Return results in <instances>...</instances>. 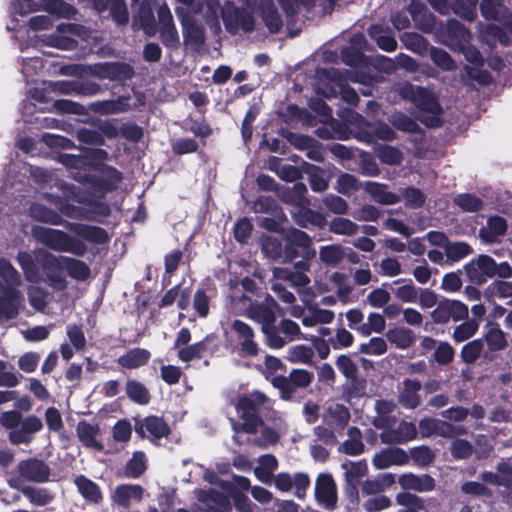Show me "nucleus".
<instances>
[{
	"label": "nucleus",
	"instance_id": "f257e3e1",
	"mask_svg": "<svg viewBox=\"0 0 512 512\" xmlns=\"http://www.w3.org/2000/svg\"><path fill=\"white\" fill-rule=\"evenodd\" d=\"M29 213L30 216L38 222L51 225H64L70 232L86 240L88 243L104 245L110 241V236L104 228L84 223L65 221L58 212L44 204L32 203L29 207Z\"/></svg>",
	"mask_w": 512,
	"mask_h": 512
},
{
	"label": "nucleus",
	"instance_id": "f03ea898",
	"mask_svg": "<svg viewBox=\"0 0 512 512\" xmlns=\"http://www.w3.org/2000/svg\"><path fill=\"white\" fill-rule=\"evenodd\" d=\"M267 396L254 391L248 395L239 396L235 403V410L241 421L230 419V424L235 434H256L259 428L264 426V420L260 414V407L267 402Z\"/></svg>",
	"mask_w": 512,
	"mask_h": 512
},
{
	"label": "nucleus",
	"instance_id": "7ed1b4c3",
	"mask_svg": "<svg viewBox=\"0 0 512 512\" xmlns=\"http://www.w3.org/2000/svg\"><path fill=\"white\" fill-rule=\"evenodd\" d=\"M0 425L8 433V440L12 445H29L34 440V435L43 429V422L36 415L23 417L16 409L1 413Z\"/></svg>",
	"mask_w": 512,
	"mask_h": 512
},
{
	"label": "nucleus",
	"instance_id": "20e7f679",
	"mask_svg": "<svg viewBox=\"0 0 512 512\" xmlns=\"http://www.w3.org/2000/svg\"><path fill=\"white\" fill-rule=\"evenodd\" d=\"M398 93L401 98L413 103L418 110L431 114V116L419 118L422 124L428 128L441 126L442 122L439 115L442 113V107L433 92L427 88L405 82L400 86Z\"/></svg>",
	"mask_w": 512,
	"mask_h": 512
},
{
	"label": "nucleus",
	"instance_id": "39448f33",
	"mask_svg": "<svg viewBox=\"0 0 512 512\" xmlns=\"http://www.w3.org/2000/svg\"><path fill=\"white\" fill-rule=\"evenodd\" d=\"M34 235L40 243L53 251L67 252L78 257L84 256L87 252L84 239L71 236L62 230L39 227L34 230Z\"/></svg>",
	"mask_w": 512,
	"mask_h": 512
},
{
	"label": "nucleus",
	"instance_id": "423d86ee",
	"mask_svg": "<svg viewBox=\"0 0 512 512\" xmlns=\"http://www.w3.org/2000/svg\"><path fill=\"white\" fill-rule=\"evenodd\" d=\"M221 18L224 27L231 35H236L239 31L251 33L255 29V19L253 14L245 7H238L232 1H226L221 9Z\"/></svg>",
	"mask_w": 512,
	"mask_h": 512
},
{
	"label": "nucleus",
	"instance_id": "0eeeda50",
	"mask_svg": "<svg viewBox=\"0 0 512 512\" xmlns=\"http://www.w3.org/2000/svg\"><path fill=\"white\" fill-rule=\"evenodd\" d=\"M65 256H56L51 252L40 250L37 252V262L46 276V283L56 291H63L67 288V281L63 274L65 269Z\"/></svg>",
	"mask_w": 512,
	"mask_h": 512
},
{
	"label": "nucleus",
	"instance_id": "6e6552de",
	"mask_svg": "<svg viewBox=\"0 0 512 512\" xmlns=\"http://www.w3.org/2000/svg\"><path fill=\"white\" fill-rule=\"evenodd\" d=\"M314 380V374L306 369H293L288 376L272 378V385L280 392V398L289 401L298 389L307 388Z\"/></svg>",
	"mask_w": 512,
	"mask_h": 512
},
{
	"label": "nucleus",
	"instance_id": "1a4fd4ad",
	"mask_svg": "<svg viewBox=\"0 0 512 512\" xmlns=\"http://www.w3.org/2000/svg\"><path fill=\"white\" fill-rule=\"evenodd\" d=\"M300 255L305 258H312L315 256V250L312 249V240L306 232L293 229L286 236L282 262L290 263Z\"/></svg>",
	"mask_w": 512,
	"mask_h": 512
},
{
	"label": "nucleus",
	"instance_id": "9d476101",
	"mask_svg": "<svg viewBox=\"0 0 512 512\" xmlns=\"http://www.w3.org/2000/svg\"><path fill=\"white\" fill-rule=\"evenodd\" d=\"M95 173L92 189L99 193L101 197L105 194L115 191L123 180L122 173L115 167L100 162L92 165Z\"/></svg>",
	"mask_w": 512,
	"mask_h": 512
},
{
	"label": "nucleus",
	"instance_id": "9b49d317",
	"mask_svg": "<svg viewBox=\"0 0 512 512\" xmlns=\"http://www.w3.org/2000/svg\"><path fill=\"white\" fill-rule=\"evenodd\" d=\"M468 306L459 300L441 299L431 312V318L436 324H446L450 320L455 322L468 318Z\"/></svg>",
	"mask_w": 512,
	"mask_h": 512
},
{
	"label": "nucleus",
	"instance_id": "f8f14e48",
	"mask_svg": "<svg viewBox=\"0 0 512 512\" xmlns=\"http://www.w3.org/2000/svg\"><path fill=\"white\" fill-rule=\"evenodd\" d=\"M237 340V349L241 355L246 357H256L260 352V347L255 340V332L253 328L246 322L235 319L231 324Z\"/></svg>",
	"mask_w": 512,
	"mask_h": 512
},
{
	"label": "nucleus",
	"instance_id": "ddd939ff",
	"mask_svg": "<svg viewBox=\"0 0 512 512\" xmlns=\"http://www.w3.org/2000/svg\"><path fill=\"white\" fill-rule=\"evenodd\" d=\"M16 472L22 479L34 483H46L51 476L49 465L44 460L36 457L20 460Z\"/></svg>",
	"mask_w": 512,
	"mask_h": 512
},
{
	"label": "nucleus",
	"instance_id": "4468645a",
	"mask_svg": "<svg viewBox=\"0 0 512 512\" xmlns=\"http://www.w3.org/2000/svg\"><path fill=\"white\" fill-rule=\"evenodd\" d=\"M95 75L101 79L124 84L131 80L135 71L129 63L121 61L104 62L95 65Z\"/></svg>",
	"mask_w": 512,
	"mask_h": 512
},
{
	"label": "nucleus",
	"instance_id": "2eb2a0df",
	"mask_svg": "<svg viewBox=\"0 0 512 512\" xmlns=\"http://www.w3.org/2000/svg\"><path fill=\"white\" fill-rule=\"evenodd\" d=\"M315 498L326 509H333L337 503V486L329 473L318 475L315 483Z\"/></svg>",
	"mask_w": 512,
	"mask_h": 512
},
{
	"label": "nucleus",
	"instance_id": "dca6fc26",
	"mask_svg": "<svg viewBox=\"0 0 512 512\" xmlns=\"http://www.w3.org/2000/svg\"><path fill=\"white\" fill-rule=\"evenodd\" d=\"M279 308L277 302L271 297L266 298V303H253L247 309L246 315L253 321L267 327L275 323V310Z\"/></svg>",
	"mask_w": 512,
	"mask_h": 512
},
{
	"label": "nucleus",
	"instance_id": "f3484780",
	"mask_svg": "<svg viewBox=\"0 0 512 512\" xmlns=\"http://www.w3.org/2000/svg\"><path fill=\"white\" fill-rule=\"evenodd\" d=\"M176 13L181 19L184 43L196 48L203 46L206 40L204 27L191 17L181 16L179 9H176Z\"/></svg>",
	"mask_w": 512,
	"mask_h": 512
},
{
	"label": "nucleus",
	"instance_id": "a211bd4d",
	"mask_svg": "<svg viewBox=\"0 0 512 512\" xmlns=\"http://www.w3.org/2000/svg\"><path fill=\"white\" fill-rule=\"evenodd\" d=\"M350 417V411L345 405L335 403L325 409L322 421L323 424L334 428L337 432H341L347 427Z\"/></svg>",
	"mask_w": 512,
	"mask_h": 512
},
{
	"label": "nucleus",
	"instance_id": "6ab92c4d",
	"mask_svg": "<svg viewBox=\"0 0 512 512\" xmlns=\"http://www.w3.org/2000/svg\"><path fill=\"white\" fill-rule=\"evenodd\" d=\"M76 435L84 447L99 452L103 451L104 445L98 440L100 435V426L98 424H91L86 420H80L76 426Z\"/></svg>",
	"mask_w": 512,
	"mask_h": 512
},
{
	"label": "nucleus",
	"instance_id": "aec40b11",
	"mask_svg": "<svg viewBox=\"0 0 512 512\" xmlns=\"http://www.w3.org/2000/svg\"><path fill=\"white\" fill-rule=\"evenodd\" d=\"M373 465L377 469H386L392 465H405L409 462L407 452L399 447L385 448L373 457Z\"/></svg>",
	"mask_w": 512,
	"mask_h": 512
},
{
	"label": "nucleus",
	"instance_id": "412c9836",
	"mask_svg": "<svg viewBox=\"0 0 512 512\" xmlns=\"http://www.w3.org/2000/svg\"><path fill=\"white\" fill-rule=\"evenodd\" d=\"M259 12L265 27L270 33L277 34L281 31L283 21L273 0H262Z\"/></svg>",
	"mask_w": 512,
	"mask_h": 512
},
{
	"label": "nucleus",
	"instance_id": "4be33fe9",
	"mask_svg": "<svg viewBox=\"0 0 512 512\" xmlns=\"http://www.w3.org/2000/svg\"><path fill=\"white\" fill-rule=\"evenodd\" d=\"M368 35L383 51L393 52L397 48V41L388 27L372 24L368 28Z\"/></svg>",
	"mask_w": 512,
	"mask_h": 512
},
{
	"label": "nucleus",
	"instance_id": "5701e85b",
	"mask_svg": "<svg viewBox=\"0 0 512 512\" xmlns=\"http://www.w3.org/2000/svg\"><path fill=\"white\" fill-rule=\"evenodd\" d=\"M422 389V384L417 379H405L403 381V390L399 394V403L407 409H416L420 403L421 398L418 392Z\"/></svg>",
	"mask_w": 512,
	"mask_h": 512
},
{
	"label": "nucleus",
	"instance_id": "b1692460",
	"mask_svg": "<svg viewBox=\"0 0 512 512\" xmlns=\"http://www.w3.org/2000/svg\"><path fill=\"white\" fill-rule=\"evenodd\" d=\"M18 291L11 286H2L0 283V316L14 319L18 315Z\"/></svg>",
	"mask_w": 512,
	"mask_h": 512
},
{
	"label": "nucleus",
	"instance_id": "393cba45",
	"mask_svg": "<svg viewBox=\"0 0 512 512\" xmlns=\"http://www.w3.org/2000/svg\"><path fill=\"white\" fill-rule=\"evenodd\" d=\"M295 221L300 227L306 229H322L327 224L326 217L322 213L309 208V205L298 208L295 213Z\"/></svg>",
	"mask_w": 512,
	"mask_h": 512
},
{
	"label": "nucleus",
	"instance_id": "a878e982",
	"mask_svg": "<svg viewBox=\"0 0 512 512\" xmlns=\"http://www.w3.org/2000/svg\"><path fill=\"white\" fill-rule=\"evenodd\" d=\"M143 492V488L138 484H121L115 488L112 500L118 506L128 508L132 499L142 498Z\"/></svg>",
	"mask_w": 512,
	"mask_h": 512
},
{
	"label": "nucleus",
	"instance_id": "bb28decb",
	"mask_svg": "<svg viewBox=\"0 0 512 512\" xmlns=\"http://www.w3.org/2000/svg\"><path fill=\"white\" fill-rule=\"evenodd\" d=\"M507 228V221L504 217L493 215L487 219V227H482L479 230V235L486 243H493L498 237L506 234Z\"/></svg>",
	"mask_w": 512,
	"mask_h": 512
},
{
	"label": "nucleus",
	"instance_id": "cd10ccee",
	"mask_svg": "<svg viewBox=\"0 0 512 512\" xmlns=\"http://www.w3.org/2000/svg\"><path fill=\"white\" fill-rule=\"evenodd\" d=\"M151 358V353L145 348H132L118 357L117 363L125 369H137L145 366Z\"/></svg>",
	"mask_w": 512,
	"mask_h": 512
},
{
	"label": "nucleus",
	"instance_id": "c85d7f7f",
	"mask_svg": "<svg viewBox=\"0 0 512 512\" xmlns=\"http://www.w3.org/2000/svg\"><path fill=\"white\" fill-rule=\"evenodd\" d=\"M80 495L88 502L99 504L103 500L101 489L97 483L86 477L85 475H78L74 480Z\"/></svg>",
	"mask_w": 512,
	"mask_h": 512
},
{
	"label": "nucleus",
	"instance_id": "c756f323",
	"mask_svg": "<svg viewBox=\"0 0 512 512\" xmlns=\"http://www.w3.org/2000/svg\"><path fill=\"white\" fill-rule=\"evenodd\" d=\"M497 471L499 474L484 471L480 474V478L485 483L503 486L512 490V466L501 463L497 466Z\"/></svg>",
	"mask_w": 512,
	"mask_h": 512
},
{
	"label": "nucleus",
	"instance_id": "7c9ffc66",
	"mask_svg": "<svg viewBox=\"0 0 512 512\" xmlns=\"http://www.w3.org/2000/svg\"><path fill=\"white\" fill-rule=\"evenodd\" d=\"M16 260L20 265L25 279L30 283H38L41 281L40 276V266L37 262V258L34 259L33 256L27 251H19Z\"/></svg>",
	"mask_w": 512,
	"mask_h": 512
},
{
	"label": "nucleus",
	"instance_id": "2f4dec72",
	"mask_svg": "<svg viewBox=\"0 0 512 512\" xmlns=\"http://www.w3.org/2000/svg\"><path fill=\"white\" fill-rule=\"evenodd\" d=\"M386 184L377 182H367L365 190L371 197L382 205H393L401 201V197L396 193L387 190Z\"/></svg>",
	"mask_w": 512,
	"mask_h": 512
},
{
	"label": "nucleus",
	"instance_id": "473e14b6",
	"mask_svg": "<svg viewBox=\"0 0 512 512\" xmlns=\"http://www.w3.org/2000/svg\"><path fill=\"white\" fill-rule=\"evenodd\" d=\"M327 78L340 88L341 97L346 103L354 106L358 104L360 100L358 94L347 84V81L341 71L332 68L327 71Z\"/></svg>",
	"mask_w": 512,
	"mask_h": 512
},
{
	"label": "nucleus",
	"instance_id": "72a5a7b5",
	"mask_svg": "<svg viewBox=\"0 0 512 512\" xmlns=\"http://www.w3.org/2000/svg\"><path fill=\"white\" fill-rule=\"evenodd\" d=\"M216 294V288L209 286L198 288L193 296V308L200 318H206L210 312L211 298Z\"/></svg>",
	"mask_w": 512,
	"mask_h": 512
},
{
	"label": "nucleus",
	"instance_id": "f704fd0d",
	"mask_svg": "<svg viewBox=\"0 0 512 512\" xmlns=\"http://www.w3.org/2000/svg\"><path fill=\"white\" fill-rule=\"evenodd\" d=\"M386 337L391 344L402 350L410 348L415 342L414 332L405 327L389 329L386 333Z\"/></svg>",
	"mask_w": 512,
	"mask_h": 512
},
{
	"label": "nucleus",
	"instance_id": "c9c22d12",
	"mask_svg": "<svg viewBox=\"0 0 512 512\" xmlns=\"http://www.w3.org/2000/svg\"><path fill=\"white\" fill-rule=\"evenodd\" d=\"M344 469V481L361 484L362 478L368 472V466L365 460L350 461L346 460L341 464Z\"/></svg>",
	"mask_w": 512,
	"mask_h": 512
},
{
	"label": "nucleus",
	"instance_id": "e433bc0d",
	"mask_svg": "<svg viewBox=\"0 0 512 512\" xmlns=\"http://www.w3.org/2000/svg\"><path fill=\"white\" fill-rule=\"evenodd\" d=\"M350 439L345 440L339 447V451L350 456H358L364 452V444L361 441V431L357 427L348 429Z\"/></svg>",
	"mask_w": 512,
	"mask_h": 512
},
{
	"label": "nucleus",
	"instance_id": "4c0bfd02",
	"mask_svg": "<svg viewBox=\"0 0 512 512\" xmlns=\"http://www.w3.org/2000/svg\"><path fill=\"white\" fill-rule=\"evenodd\" d=\"M144 425H146V431L151 436V441L168 437L171 433L170 426L162 417L155 415L147 416L144 418Z\"/></svg>",
	"mask_w": 512,
	"mask_h": 512
},
{
	"label": "nucleus",
	"instance_id": "58836bf2",
	"mask_svg": "<svg viewBox=\"0 0 512 512\" xmlns=\"http://www.w3.org/2000/svg\"><path fill=\"white\" fill-rule=\"evenodd\" d=\"M63 260L65 270L72 279L85 281L90 277L91 270L84 261L68 256H65Z\"/></svg>",
	"mask_w": 512,
	"mask_h": 512
},
{
	"label": "nucleus",
	"instance_id": "ea45409f",
	"mask_svg": "<svg viewBox=\"0 0 512 512\" xmlns=\"http://www.w3.org/2000/svg\"><path fill=\"white\" fill-rule=\"evenodd\" d=\"M184 125L183 129L185 131H189L201 139H206L213 133L211 126L207 123L203 115L198 117L189 115L184 121Z\"/></svg>",
	"mask_w": 512,
	"mask_h": 512
},
{
	"label": "nucleus",
	"instance_id": "a19ab883",
	"mask_svg": "<svg viewBox=\"0 0 512 512\" xmlns=\"http://www.w3.org/2000/svg\"><path fill=\"white\" fill-rule=\"evenodd\" d=\"M126 394L131 401L139 405H147L151 399L148 388L133 379L126 382Z\"/></svg>",
	"mask_w": 512,
	"mask_h": 512
},
{
	"label": "nucleus",
	"instance_id": "79ce46f5",
	"mask_svg": "<svg viewBox=\"0 0 512 512\" xmlns=\"http://www.w3.org/2000/svg\"><path fill=\"white\" fill-rule=\"evenodd\" d=\"M86 213L82 215L83 218L89 221L102 222L103 218L111 215L110 205L102 200H89L86 202Z\"/></svg>",
	"mask_w": 512,
	"mask_h": 512
},
{
	"label": "nucleus",
	"instance_id": "37998d69",
	"mask_svg": "<svg viewBox=\"0 0 512 512\" xmlns=\"http://www.w3.org/2000/svg\"><path fill=\"white\" fill-rule=\"evenodd\" d=\"M205 512H230L229 498L222 492L210 490L206 497Z\"/></svg>",
	"mask_w": 512,
	"mask_h": 512
},
{
	"label": "nucleus",
	"instance_id": "c03bdc74",
	"mask_svg": "<svg viewBox=\"0 0 512 512\" xmlns=\"http://www.w3.org/2000/svg\"><path fill=\"white\" fill-rule=\"evenodd\" d=\"M146 456L142 451H135L124 467V475L127 478L137 479L146 471Z\"/></svg>",
	"mask_w": 512,
	"mask_h": 512
},
{
	"label": "nucleus",
	"instance_id": "a18cd8bd",
	"mask_svg": "<svg viewBox=\"0 0 512 512\" xmlns=\"http://www.w3.org/2000/svg\"><path fill=\"white\" fill-rule=\"evenodd\" d=\"M42 5L46 12L59 18L70 19L76 13V9L64 0H45Z\"/></svg>",
	"mask_w": 512,
	"mask_h": 512
},
{
	"label": "nucleus",
	"instance_id": "49530a36",
	"mask_svg": "<svg viewBox=\"0 0 512 512\" xmlns=\"http://www.w3.org/2000/svg\"><path fill=\"white\" fill-rule=\"evenodd\" d=\"M484 340L491 352L501 351L507 347L505 333L500 329L498 324L488 329L484 335Z\"/></svg>",
	"mask_w": 512,
	"mask_h": 512
},
{
	"label": "nucleus",
	"instance_id": "de8ad7c7",
	"mask_svg": "<svg viewBox=\"0 0 512 512\" xmlns=\"http://www.w3.org/2000/svg\"><path fill=\"white\" fill-rule=\"evenodd\" d=\"M307 187L302 182H296L293 188L288 189L283 194V200L287 203L296 205L298 208L310 205L309 199L306 197Z\"/></svg>",
	"mask_w": 512,
	"mask_h": 512
},
{
	"label": "nucleus",
	"instance_id": "09e8293b",
	"mask_svg": "<svg viewBox=\"0 0 512 512\" xmlns=\"http://www.w3.org/2000/svg\"><path fill=\"white\" fill-rule=\"evenodd\" d=\"M454 205L464 212H478L483 208V200L472 193H461L454 197Z\"/></svg>",
	"mask_w": 512,
	"mask_h": 512
},
{
	"label": "nucleus",
	"instance_id": "8fccbe9b",
	"mask_svg": "<svg viewBox=\"0 0 512 512\" xmlns=\"http://www.w3.org/2000/svg\"><path fill=\"white\" fill-rule=\"evenodd\" d=\"M92 111L108 115L123 112L127 110V105L124 104V98H118L116 100H104L96 101L90 104Z\"/></svg>",
	"mask_w": 512,
	"mask_h": 512
},
{
	"label": "nucleus",
	"instance_id": "3c124183",
	"mask_svg": "<svg viewBox=\"0 0 512 512\" xmlns=\"http://www.w3.org/2000/svg\"><path fill=\"white\" fill-rule=\"evenodd\" d=\"M487 301H494L495 297L508 298L512 297V282L495 280L489 284L484 292Z\"/></svg>",
	"mask_w": 512,
	"mask_h": 512
},
{
	"label": "nucleus",
	"instance_id": "603ef678",
	"mask_svg": "<svg viewBox=\"0 0 512 512\" xmlns=\"http://www.w3.org/2000/svg\"><path fill=\"white\" fill-rule=\"evenodd\" d=\"M260 244L266 257L274 261L282 260L283 244L281 240L273 236H265L261 239Z\"/></svg>",
	"mask_w": 512,
	"mask_h": 512
},
{
	"label": "nucleus",
	"instance_id": "864d4df0",
	"mask_svg": "<svg viewBox=\"0 0 512 512\" xmlns=\"http://www.w3.org/2000/svg\"><path fill=\"white\" fill-rule=\"evenodd\" d=\"M447 35L449 39L455 40L457 44L468 43L471 38L470 30L455 19L448 20Z\"/></svg>",
	"mask_w": 512,
	"mask_h": 512
},
{
	"label": "nucleus",
	"instance_id": "5fc2aeb1",
	"mask_svg": "<svg viewBox=\"0 0 512 512\" xmlns=\"http://www.w3.org/2000/svg\"><path fill=\"white\" fill-rule=\"evenodd\" d=\"M0 277L5 282L4 286L16 287L21 284V276L11 262L4 257H0Z\"/></svg>",
	"mask_w": 512,
	"mask_h": 512
},
{
	"label": "nucleus",
	"instance_id": "6e6d98bb",
	"mask_svg": "<svg viewBox=\"0 0 512 512\" xmlns=\"http://www.w3.org/2000/svg\"><path fill=\"white\" fill-rule=\"evenodd\" d=\"M207 351V337L203 340L179 349L178 358L183 362L201 359Z\"/></svg>",
	"mask_w": 512,
	"mask_h": 512
},
{
	"label": "nucleus",
	"instance_id": "4d7b16f0",
	"mask_svg": "<svg viewBox=\"0 0 512 512\" xmlns=\"http://www.w3.org/2000/svg\"><path fill=\"white\" fill-rule=\"evenodd\" d=\"M483 348H484L483 340L481 338L474 339V340L466 343L462 347L461 352H460V357L464 363L473 364L481 356Z\"/></svg>",
	"mask_w": 512,
	"mask_h": 512
},
{
	"label": "nucleus",
	"instance_id": "13d9d810",
	"mask_svg": "<svg viewBox=\"0 0 512 512\" xmlns=\"http://www.w3.org/2000/svg\"><path fill=\"white\" fill-rule=\"evenodd\" d=\"M393 127L399 131L407 132L411 134H417L421 132V128L418 123L410 116L404 113L394 114L390 119Z\"/></svg>",
	"mask_w": 512,
	"mask_h": 512
},
{
	"label": "nucleus",
	"instance_id": "bf43d9fd",
	"mask_svg": "<svg viewBox=\"0 0 512 512\" xmlns=\"http://www.w3.org/2000/svg\"><path fill=\"white\" fill-rule=\"evenodd\" d=\"M22 493L32 504L37 506H45L53 499V495L46 488L27 486L22 489Z\"/></svg>",
	"mask_w": 512,
	"mask_h": 512
},
{
	"label": "nucleus",
	"instance_id": "052dcab7",
	"mask_svg": "<svg viewBox=\"0 0 512 512\" xmlns=\"http://www.w3.org/2000/svg\"><path fill=\"white\" fill-rule=\"evenodd\" d=\"M401 196L405 200V206L411 209L421 208L426 202V195L414 186L402 189Z\"/></svg>",
	"mask_w": 512,
	"mask_h": 512
},
{
	"label": "nucleus",
	"instance_id": "680f3d73",
	"mask_svg": "<svg viewBox=\"0 0 512 512\" xmlns=\"http://www.w3.org/2000/svg\"><path fill=\"white\" fill-rule=\"evenodd\" d=\"M320 260L329 266H337L344 258V252L339 245L322 246L319 251Z\"/></svg>",
	"mask_w": 512,
	"mask_h": 512
},
{
	"label": "nucleus",
	"instance_id": "e2e57ef3",
	"mask_svg": "<svg viewBox=\"0 0 512 512\" xmlns=\"http://www.w3.org/2000/svg\"><path fill=\"white\" fill-rule=\"evenodd\" d=\"M478 329L479 324L475 319H465L463 323L455 327L452 337L457 343L464 342L474 336Z\"/></svg>",
	"mask_w": 512,
	"mask_h": 512
},
{
	"label": "nucleus",
	"instance_id": "0e129e2a",
	"mask_svg": "<svg viewBox=\"0 0 512 512\" xmlns=\"http://www.w3.org/2000/svg\"><path fill=\"white\" fill-rule=\"evenodd\" d=\"M329 229L337 235L352 236L357 234L359 226L348 218L337 217L332 219Z\"/></svg>",
	"mask_w": 512,
	"mask_h": 512
},
{
	"label": "nucleus",
	"instance_id": "69168bd1",
	"mask_svg": "<svg viewBox=\"0 0 512 512\" xmlns=\"http://www.w3.org/2000/svg\"><path fill=\"white\" fill-rule=\"evenodd\" d=\"M433 63L445 71L455 69L456 65L451 55L444 49L432 46L429 50Z\"/></svg>",
	"mask_w": 512,
	"mask_h": 512
},
{
	"label": "nucleus",
	"instance_id": "338daca9",
	"mask_svg": "<svg viewBox=\"0 0 512 512\" xmlns=\"http://www.w3.org/2000/svg\"><path fill=\"white\" fill-rule=\"evenodd\" d=\"M410 456L418 466H428L435 460V453L425 445L411 448Z\"/></svg>",
	"mask_w": 512,
	"mask_h": 512
},
{
	"label": "nucleus",
	"instance_id": "774afa93",
	"mask_svg": "<svg viewBox=\"0 0 512 512\" xmlns=\"http://www.w3.org/2000/svg\"><path fill=\"white\" fill-rule=\"evenodd\" d=\"M455 350L449 342L443 341L438 344L433 354V360L441 366L450 364L454 360Z\"/></svg>",
	"mask_w": 512,
	"mask_h": 512
}]
</instances>
